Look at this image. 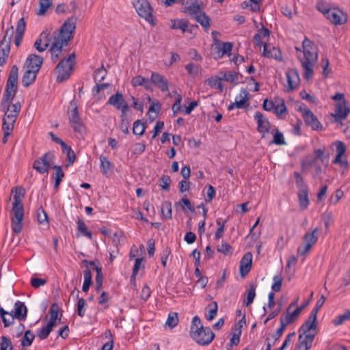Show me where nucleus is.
Wrapping results in <instances>:
<instances>
[{
  "label": "nucleus",
  "mask_w": 350,
  "mask_h": 350,
  "mask_svg": "<svg viewBox=\"0 0 350 350\" xmlns=\"http://www.w3.org/2000/svg\"><path fill=\"white\" fill-rule=\"evenodd\" d=\"M18 75V68L16 65H14L11 68L7 81L5 93L3 94L1 102V109L5 111V116L3 120V124L4 125L14 126V124L21 109V104L20 102L11 104L17 91Z\"/></svg>",
  "instance_id": "1"
},
{
  "label": "nucleus",
  "mask_w": 350,
  "mask_h": 350,
  "mask_svg": "<svg viewBox=\"0 0 350 350\" xmlns=\"http://www.w3.org/2000/svg\"><path fill=\"white\" fill-rule=\"evenodd\" d=\"M302 49L303 51H301L299 49L296 47V50L300 51V54L297 55V57L304 69V77L308 81L313 77V68L317 62L318 54L316 47L312 42L306 38L302 42Z\"/></svg>",
  "instance_id": "2"
},
{
  "label": "nucleus",
  "mask_w": 350,
  "mask_h": 350,
  "mask_svg": "<svg viewBox=\"0 0 350 350\" xmlns=\"http://www.w3.org/2000/svg\"><path fill=\"white\" fill-rule=\"evenodd\" d=\"M12 193H14V202L12 209L11 225L12 231L18 234L23 229L24 207L22 201L25 196V190L21 187H14L12 189Z\"/></svg>",
  "instance_id": "3"
},
{
  "label": "nucleus",
  "mask_w": 350,
  "mask_h": 350,
  "mask_svg": "<svg viewBox=\"0 0 350 350\" xmlns=\"http://www.w3.org/2000/svg\"><path fill=\"white\" fill-rule=\"evenodd\" d=\"M190 334L191 338L200 345H208L215 337L214 333L209 327H203L198 316H195L192 319Z\"/></svg>",
  "instance_id": "4"
},
{
  "label": "nucleus",
  "mask_w": 350,
  "mask_h": 350,
  "mask_svg": "<svg viewBox=\"0 0 350 350\" xmlns=\"http://www.w3.org/2000/svg\"><path fill=\"white\" fill-rule=\"evenodd\" d=\"M75 54L72 53L67 58H64L55 68L57 81L62 82L66 80L71 75L75 65Z\"/></svg>",
  "instance_id": "5"
},
{
  "label": "nucleus",
  "mask_w": 350,
  "mask_h": 350,
  "mask_svg": "<svg viewBox=\"0 0 350 350\" xmlns=\"http://www.w3.org/2000/svg\"><path fill=\"white\" fill-rule=\"evenodd\" d=\"M75 28L76 24L75 20L72 18L68 19L64 22L58 33L56 34V33H54L53 38L62 41L64 44H68L73 38V33Z\"/></svg>",
  "instance_id": "6"
},
{
  "label": "nucleus",
  "mask_w": 350,
  "mask_h": 350,
  "mask_svg": "<svg viewBox=\"0 0 350 350\" xmlns=\"http://www.w3.org/2000/svg\"><path fill=\"white\" fill-rule=\"evenodd\" d=\"M69 122L75 132L83 133L85 127L79 114L77 106L74 100L70 103V108L68 112Z\"/></svg>",
  "instance_id": "7"
},
{
  "label": "nucleus",
  "mask_w": 350,
  "mask_h": 350,
  "mask_svg": "<svg viewBox=\"0 0 350 350\" xmlns=\"http://www.w3.org/2000/svg\"><path fill=\"white\" fill-rule=\"evenodd\" d=\"M133 6L138 14L152 25H154L152 8L147 0H134Z\"/></svg>",
  "instance_id": "8"
},
{
  "label": "nucleus",
  "mask_w": 350,
  "mask_h": 350,
  "mask_svg": "<svg viewBox=\"0 0 350 350\" xmlns=\"http://www.w3.org/2000/svg\"><path fill=\"white\" fill-rule=\"evenodd\" d=\"M54 154L48 152L33 163V167L40 174L48 172L53 163Z\"/></svg>",
  "instance_id": "9"
},
{
  "label": "nucleus",
  "mask_w": 350,
  "mask_h": 350,
  "mask_svg": "<svg viewBox=\"0 0 350 350\" xmlns=\"http://www.w3.org/2000/svg\"><path fill=\"white\" fill-rule=\"evenodd\" d=\"M318 232L319 229L316 228L311 232H307L305 234L304 239L305 244L298 247L297 254L304 256L305 255L311 247L317 243L318 240Z\"/></svg>",
  "instance_id": "10"
},
{
  "label": "nucleus",
  "mask_w": 350,
  "mask_h": 350,
  "mask_svg": "<svg viewBox=\"0 0 350 350\" xmlns=\"http://www.w3.org/2000/svg\"><path fill=\"white\" fill-rule=\"evenodd\" d=\"M107 103L113 106L117 109L121 110L122 117L124 116L129 110V105L124 100L123 95L120 92H117L110 96Z\"/></svg>",
  "instance_id": "11"
},
{
  "label": "nucleus",
  "mask_w": 350,
  "mask_h": 350,
  "mask_svg": "<svg viewBox=\"0 0 350 350\" xmlns=\"http://www.w3.org/2000/svg\"><path fill=\"white\" fill-rule=\"evenodd\" d=\"M183 12L195 16L202 9L203 3L198 0H181Z\"/></svg>",
  "instance_id": "12"
},
{
  "label": "nucleus",
  "mask_w": 350,
  "mask_h": 350,
  "mask_svg": "<svg viewBox=\"0 0 350 350\" xmlns=\"http://www.w3.org/2000/svg\"><path fill=\"white\" fill-rule=\"evenodd\" d=\"M303 118L306 125L310 126L313 130L319 131L322 129V125L314 114L308 108H301Z\"/></svg>",
  "instance_id": "13"
},
{
  "label": "nucleus",
  "mask_w": 350,
  "mask_h": 350,
  "mask_svg": "<svg viewBox=\"0 0 350 350\" xmlns=\"http://www.w3.org/2000/svg\"><path fill=\"white\" fill-rule=\"evenodd\" d=\"M326 18L336 25L344 24L347 19V15L342 10L335 8L327 12Z\"/></svg>",
  "instance_id": "14"
},
{
  "label": "nucleus",
  "mask_w": 350,
  "mask_h": 350,
  "mask_svg": "<svg viewBox=\"0 0 350 350\" xmlns=\"http://www.w3.org/2000/svg\"><path fill=\"white\" fill-rule=\"evenodd\" d=\"M287 79V90L293 91L298 88L300 83V77L298 71L295 68L288 69L286 72Z\"/></svg>",
  "instance_id": "15"
},
{
  "label": "nucleus",
  "mask_w": 350,
  "mask_h": 350,
  "mask_svg": "<svg viewBox=\"0 0 350 350\" xmlns=\"http://www.w3.org/2000/svg\"><path fill=\"white\" fill-rule=\"evenodd\" d=\"M317 315L310 312L307 321L301 325L299 329V333L304 335H314V334L310 333V331H313L317 328Z\"/></svg>",
  "instance_id": "16"
},
{
  "label": "nucleus",
  "mask_w": 350,
  "mask_h": 350,
  "mask_svg": "<svg viewBox=\"0 0 350 350\" xmlns=\"http://www.w3.org/2000/svg\"><path fill=\"white\" fill-rule=\"evenodd\" d=\"M254 117L257 121V130L260 133H262V137H264L266 133L270 132V123L260 111H256Z\"/></svg>",
  "instance_id": "17"
},
{
  "label": "nucleus",
  "mask_w": 350,
  "mask_h": 350,
  "mask_svg": "<svg viewBox=\"0 0 350 350\" xmlns=\"http://www.w3.org/2000/svg\"><path fill=\"white\" fill-rule=\"evenodd\" d=\"M350 113V109L345 100L338 102L335 105V113L332 116L336 122H340L347 118Z\"/></svg>",
  "instance_id": "18"
},
{
  "label": "nucleus",
  "mask_w": 350,
  "mask_h": 350,
  "mask_svg": "<svg viewBox=\"0 0 350 350\" xmlns=\"http://www.w3.org/2000/svg\"><path fill=\"white\" fill-rule=\"evenodd\" d=\"M67 45L68 44H64L62 41L53 38L50 51L51 53V59L54 63L56 62L60 57H62V48Z\"/></svg>",
  "instance_id": "19"
},
{
  "label": "nucleus",
  "mask_w": 350,
  "mask_h": 350,
  "mask_svg": "<svg viewBox=\"0 0 350 350\" xmlns=\"http://www.w3.org/2000/svg\"><path fill=\"white\" fill-rule=\"evenodd\" d=\"M250 100V94L245 89H241L239 96H237L235 102L229 105L228 109L232 110L234 107L243 108Z\"/></svg>",
  "instance_id": "20"
},
{
  "label": "nucleus",
  "mask_w": 350,
  "mask_h": 350,
  "mask_svg": "<svg viewBox=\"0 0 350 350\" xmlns=\"http://www.w3.org/2000/svg\"><path fill=\"white\" fill-rule=\"evenodd\" d=\"M150 80L162 92L168 91V81L163 75L157 72H152Z\"/></svg>",
  "instance_id": "21"
},
{
  "label": "nucleus",
  "mask_w": 350,
  "mask_h": 350,
  "mask_svg": "<svg viewBox=\"0 0 350 350\" xmlns=\"http://www.w3.org/2000/svg\"><path fill=\"white\" fill-rule=\"evenodd\" d=\"M43 59L36 54L29 55L26 60L25 66L29 69L39 71L42 64Z\"/></svg>",
  "instance_id": "22"
},
{
  "label": "nucleus",
  "mask_w": 350,
  "mask_h": 350,
  "mask_svg": "<svg viewBox=\"0 0 350 350\" xmlns=\"http://www.w3.org/2000/svg\"><path fill=\"white\" fill-rule=\"evenodd\" d=\"M12 312L14 319H17L19 321H23L27 317V308L23 302L17 301L14 304V310Z\"/></svg>",
  "instance_id": "23"
},
{
  "label": "nucleus",
  "mask_w": 350,
  "mask_h": 350,
  "mask_svg": "<svg viewBox=\"0 0 350 350\" xmlns=\"http://www.w3.org/2000/svg\"><path fill=\"white\" fill-rule=\"evenodd\" d=\"M314 335H299L298 343L296 345V350H308L314 340Z\"/></svg>",
  "instance_id": "24"
},
{
  "label": "nucleus",
  "mask_w": 350,
  "mask_h": 350,
  "mask_svg": "<svg viewBox=\"0 0 350 350\" xmlns=\"http://www.w3.org/2000/svg\"><path fill=\"white\" fill-rule=\"evenodd\" d=\"M252 256L250 252L246 253L240 262V274L245 277L250 271L252 267Z\"/></svg>",
  "instance_id": "25"
},
{
  "label": "nucleus",
  "mask_w": 350,
  "mask_h": 350,
  "mask_svg": "<svg viewBox=\"0 0 350 350\" xmlns=\"http://www.w3.org/2000/svg\"><path fill=\"white\" fill-rule=\"evenodd\" d=\"M83 263L85 264L87 266V269L84 271V282L82 286V291L83 292H87L90 285L92 284V273L89 269L88 265L94 266L95 264L94 262H89L87 260H83Z\"/></svg>",
  "instance_id": "26"
},
{
  "label": "nucleus",
  "mask_w": 350,
  "mask_h": 350,
  "mask_svg": "<svg viewBox=\"0 0 350 350\" xmlns=\"http://www.w3.org/2000/svg\"><path fill=\"white\" fill-rule=\"evenodd\" d=\"M308 304L309 301L305 302L300 307L297 308L292 312H289V309H288L285 317L284 318L285 324L288 325L289 323H293L300 314L302 310L308 306Z\"/></svg>",
  "instance_id": "27"
},
{
  "label": "nucleus",
  "mask_w": 350,
  "mask_h": 350,
  "mask_svg": "<svg viewBox=\"0 0 350 350\" xmlns=\"http://www.w3.org/2000/svg\"><path fill=\"white\" fill-rule=\"evenodd\" d=\"M263 55L266 57L273 58L278 61H282V59L280 50L274 46L269 48L266 43L264 44Z\"/></svg>",
  "instance_id": "28"
},
{
  "label": "nucleus",
  "mask_w": 350,
  "mask_h": 350,
  "mask_svg": "<svg viewBox=\"0 0 350 350\" xmlns=\"http://www.w3.org/2000/svg\"><path fill=\"white\" fill-rule=\"evenodd\" d=\"M25 30V21L24 18H21L17 23L16 35L14 37V44L16 46H19L22 41L23 34Z\"/></svg>",
  "instance_id": "29"
},
{
  "label": "nucleus",
  "mask_w": 350,
  "mask_h": 350,
  "mask_svg": "<svg viewBox=\"0 0 350 350\" xmlns=\"http://www.w3.org/2000/svg\"><path fill=\"white\" fill-rule=\"evenodd\" d=\"M38 71L26 68V70L22 78V83L25 87H28L36 79Z\"/></svg>",
  "instance_id": "30"
},
{
  "label": "nucleus",
  "mask_w": 350,
  "mask_h": 350,
  "mask_svg": "<svg viewBox=\"0 0 350 350\" xmlns=\"http://www.w3.org/2000/svg\"><path fill=\"white\" fill-rule=\"evenodd\" d=\"M99 159L100 161V170L102 173L105 176L111 174L113 172V165L109 161L107 157L104 155H100Z\"/></svg>",
  "instance_id": "31"
},
{
  "label": "nucleus",
  "mask_w": 350,
  "mask_h": 350,
  "mask_svg": "<svg viewBox=\"0 0 350 350\" xmlns=\"http://www.w3.org/2000/svg\"><path fill=\"white\" fill-rule=\"evenodd\" d=\"M194 18L206 30L210 27L211 18L202 11V9L200 11L199 14L194 16Z\"/></svg>",
  "instance_id": "32"
},
{
  "label": "nucleus",
  "mask_w": 350,
  "mask_h": 350,
  "mask_svg": "<svg viewBox=\"0 0 350 350\" xmlns=\"http://www.w3.org/2000/svg\"><path fill=\"white\" fill-rule=\"evenodd\" d=\"M220 80L237 84L239 81V74L234 71L220 72Z\"/></svg>",
  "instance_id": "33"
},
{
  "label": "nucleus",
  "mask_w": 350,
  "mask_h": 350,
  "mask_svg": "<svg viewBox=\"0 0 350 350\" xmlns=\"http://www.w3.org/2000/svg\"><path fill=\"white\" fill-rule=\"evenodd\" d=\"M49 44L47 36L42 33L40 38L35 42L34 46L39 52H43L49 47Z\"/></svg>",
  "instance_id": "34"
},
{
  "label": "nucleus",
  "mask_w": 350,
  "mask_h": 350,
  "mask_svg": "<svg viewBox=\"0 0 350 350\" xmlns=\"http://www.w3.org/2000/svg\"><path fill=\"white\" fill-rule=\"evenodd\" d=\"M59 306L57 304H53L49 310L50 320L48 323H52L53 326H56L57 322L61 321V319H58Z\"/></svg>",
  "instance_id": "35"
},
{
  "label": "nucleus",
  "mask_w": 350,
  "mask_h": 350,
  "mask_svg": "<svg viewBox=\"0 0 350 350\" xmlns=\"http://www.w3.org/2000/svg\"><path fill=\"white\" fill-rule=\"evenodd\" d=\"M286 111L284 100L281 98H275V104L273 109L274 113L278 117H281Z\"/></svg>",
  "instance_id": "36"
},
{
  "label": "nucleus",
  "mask_w": 350,
  "mask_h": 350,
  "mask_svg": "<svg viewBox=\"0 0 350 350\" xmlns=\"http://www.w3.org/2000/svg\"><path fill=\"white\" fill-rule=\"evenodd\" d=\"M0 316L2 319V321L5 327H9L14 323V317L12 312H8L3 310V308H0Z\"/></svg>",
  "instance_id": "37"
},
{
  "label": "nucleus",
  "mask_w": 350,
  "mask_h": 350,
  "mask_svg": "<svg viewBox=\"0 0 350 350\" xmlns=\"http://www.w3.org/2000/svg\"><path fill=\"white\" fill-rule=\"evenodd\" d=\"M206 309L208 310V313L206 314L205 317L206 319L208 321H212L217 315L218 306L216 301H213L210 303Z\"/></svg>",
  "instance_id": "38"
},
{
  "label": "nucleus",
  "mask_w": 350,
  "mask_h": 350,
  "mask_svg": "<svg viewBox=\"0 0 350 350\" xmlns=\"http://www.w3.org/2000/svg\"><path fill=\"white\" fill-rule=\"evenodd\" d=\"M10 47L5 43V45L0 44V66L6 64L7 58L10 54Z\"/></svg>",
  "instance_id": "39"
},
{
  "label": "nucleus",
  "mask_w": 350,
  "mask_h": 350,
  "mask_svg": "<svg viewBox=\"0 0 350 350\" xmlns=\"http://www.w3.org/2000/svg\"><path fill=\"white\" fill-rule=\"evenodd\" d=\"M54 326L52 325V323H47L46 325L42 327L37 332V336L41 340L46 339Z\"/></svg>",
  "instance_id": "40"
},
{
  "label": "nucleus",
  "mask_w": 350,
  "mask_h": 350,
  "mask_svg": "<svg viewBox=\"0 0 350 350\" xmlns=\"http://www.w3.org/2000/svg\"><path fill=\"white\" fill-rule=\"evenodd\" d=\"M256 297V286L254 284H251L247 291V297L243 300V305L248 306L250 305Z\"/></svg>",
  "instance_id": "41"
},
{
  "label": "nucleus",
  "mask_w": 350,
  "mask_h": 350,
  "mask_svg": "<svg viewBox=\"0 0 350 350\" xmlns=\"http://www.w3.org/2000/svg\"><path fill=\"white\" fill-rule=\"evenodd\" d=\"M221 81V80H220L219 76L213 77L206 80V83L210 87L215 88L222 92L224 88Z\"/></svg>",
  "instance_id": "42"
},
{
  "label": "nucleus",
  "mask_w": 350,
  "mask_h": 350,
  "mask_svg": "<svg viewBox=\"0 0 350 350\" xmlns=\"http://www.w3.org/2000/svg\"><path fill=\"white\" fill-rule=\"evenodd\" d=\"M170 27L172 29H179L184 33L188 27V22L183 19L172 20Z\"/></svg>",
  "instance_id": "43"
},
{
  "label": "nucleus",
  "mask_w": 350,
  "mask_h": 350,
  "mask_svg": "<svg viewBox=\"0 0 350 350\" xmlns=\"http://www.w3.org/2000/svg\"><path fill=\"white\" fill-rule=\"evenodd\" d=\"M269 35V31L267 28H262L260 32L256 33L254 36V42L257 46H260L262 43V38L267 37Z\"/></svg>",
  "instance_id": "44"
},
{
  "label": "nucleus",
  "mask_w": 350,
  "mask_h": 350,
  "mask_svg": "<svg viewBox=\"0 0 350 350\" xmlns=\"http://www.w3.org/2000/svg\"><path fill=\"white\" fill-rule=\"evenodd\" d=\"M308 190L299 191L298 197L301 208L305 209L309 204Z\"/></svg>",
  "instance_id": "45"
},
{
  "label": "nucleus",
  "mask_w": 350,
  "mask_h": 350,
  "mask_svg": "<svg viewBox=\"0 0 350 350\" xmlns=\"http://www.w3.org/2000/svg\"><path fill=\"white\" fill-rule=\"evenodd\" d=\"M161 213L165 219H170L172 218V204L171 202L165 201L161 204Z\"/></svg>",
  "instance_id": "46"
},
{
  "label": "nucleus",
  "mask_w": 350,
  "mask_h": 350,
  "mask_svg": "<svg viewBox=\"0 0 350 350\" xmlns=\"http://www.w3.org/2000/svg\"><path fill=\"white\" fill-rule=\"evenodd\" d=\"M178 323V316L177 312H170L168 314L165 325L170 329L175 327Z\"/></svg>",
  "instance_id": "47"
},
{
  "label": "nucleus",
  "mask_w": 350,
  "mask_h": 350,
  "mask_svg": "<svg viewBox=\"0 0 350 350\" xmlns=\"http://www.w3.org/2000/svg\"><path fill=\"white\" fill-rule=\"evenodd\" d=\"M14 33V27L11 25L10 27H8L3 36V38L2 40L1 41V44L5 45V43L7 42V44L10 46L11 40L12 39V37Z\"/></svg>",
  "instance_id": "48"
},
{
  "label": "nucleus",
  "mask_w": 350,
  "mask_h": 350,
  "mask_svg": "<svg viewBox=\"0 0 350 350\" xmlns=\"http://www.w3.org/2000/svg\"><path fill=\"white\" fill-rule=\"evenodd\" d=\"M131 84L134 87L143 85L146 89L149 88L148 80L140 75L133 77L131 80Z\"/></svg>",
  "instance_id": "49"
},
{
  "label": "nucleus",
  "mask_w": 350,
  "mask_h": 350,
  "mask_svg": "<svg viewBox=\"0 0 350 350\" xmlns=\"http://www.w3.org/2000/svg\"><path fill=\"white\" fill-rule=\"evenodd\" d=\"M35 336L31 330L26 331L22 338L21 345L25 347L30 346Z\"/></svg>",
  "instance_id": "50"
},
{
  "label": "nucleus",
  "mask_w": 350,
  "mask_h": 350,
  "mask_svg": "<svg viewBox=\"0 0 350 350\" xmlns=\"http://www.w3.org/2000/svg\"><path fill=\"white\" fill-rule=\"evenodd\" d=\"M283 282V277L281 274H278L273 278V284L271 285V289L274 292H279L281 290L282 284Z\"/></svg>",
  "instance_id": "51"
},
{
  "label": "nucleus",
  "mask_w": 350,
  "mask_h": 350,
  "mask_svg": "<svg viewBox=\"0 0 350 350\" xmlns=\"http://www.w3.org/2000/svg\"><path fill=\"white\" fill-rule=\"evenodd\" d=\"M294 176L295 178V183L299 191L308 190V186L305 184L304 179L299 173L295 172Z\"/></svg>",
  "instance_id": "52"
},
{
  "label": "nucleus",
  "mask_w": 350,
  "mask_h": 350,
  "mask_svg": "<svg viewBox=\"0 0 350 350\" xmlns=\"http://www.w3.org/2000/svg\"><path fill=\"white\" fill-rule=\"evenodd\" d=\"M347 320H350V310H346L344 314L338 315L333 323L335 325H339Z\"/></svg>",
  "instance_id": "53"
},
{
  "label": "nucleus",
  "mask_w": 350,
  "mask_h": 350,
  "mask_svg": "<svg viewBox=\"0 0 350 350\" xmlns=\"http://www.w3.org/2000/svg\"><path fill=\"white\" fill-rule=\"evenodd\" d=\"M77 228L78 230L81 232L83 235L88 237L89 239H92V232L88 230L85 222L80 219H79L77 221Z\"/></svg>",
  "instance_id": "54"
},
{
  "label": "nucleus",
  "mask_w": 350,
  "mask_h": 350,
  "mask_svg": "<svg viewBox=\"0 0 350 350\" xmlns=\"http://www.w3.org/2000/svg\"><path fill=\"white\" fill-rule=\"evenodd\" d=\"M85 306H86V301L83 298L79 299L77 304V314L79 317H83L85 316Z\"/></svg>",
  "instance_id": "55"
},
{
  "label": "nucleus",
  "mask_w": 350,
  "mask_h": 350,
  "mask_svg": "<svg viewBox=\"0 0 350 350\" xmlns=\"http://www.w3.org/2000/svg\"><path fill=\"white\" fill-rule=\"evenodd\" d=\"M161 109V105L159 102L153 103L148 109V113L150 114V118L154 120L157 116V113Z\"/></svg>",
  "instance_id": "56"
},
{
  "label": "nucleus",
  "mask_w": 350,
  "mask_h": 350,
  "mask_svg": "<svg viewBox=\"0 0 350 350\" xmlns=\"http://www.w3.org/2000/svg\"><path fill=\"white\" fill-rule=\"evenodd\" d=\"M52 4V0H40L39 1V5L40 9L37 12L38 15H42L44 14L47 9Z\"/></svg>",
  "instance_id": "57"
},
{
  "label": "nucleus",
  "mask_w": 350,
  "mask_h": 350,
  "mask_svg": "<svg viewBox=\"0 0 350 350\" xmlns=\"http://www.w3.org/2000/svg\"><path fill=\"white\" fill-rule=\"evenodd\" d=\"M53 168L56 170L55 174V188H57L62 181V178L64 176V174L62 170V167L60 166L54 165Z\"/></svg>",
  "instance_id": "58"
},
{
  "label": "nucleus",
  "mask_w": 350,
  "mask_h": 350,
  "mask_svg": "<svg viewBox=\"0 0 350 350\" xmlns=\"http://www.w3.org/2000/svg\"><path fill=\"white\" fill-rule=\"evenodd\" d=\"M144 124L139 120H137L133 124V132L135 135H142L145 131Z\"/></svg>",
  "instance_id": "59"
},
{
  "label": "nucleus",
  "mask_w": 350,
  "mask_h": 350,
  "mask_svg": "<svg viewBox=\"0 0 350 350\" xmlns=\"http://www.w3.org/2000/svg\"><path fill=\"white\" fill-rule=\"evenodd\" d=\"M185 69L191 77H195L199 73L200 66L193 63H189L185 66Z\"/></svg>",
  "instance_id": "60"
},
{
  "label": "nucleus",
  "mask_w": 350,
  "mask_h": 350,
  "mask_svg": "<svg viewBox=\"0 0 350 350\" xmlns=\"http://www.w3.org/2000/svg\"><path fill=\"white\" fill-rule=\"evenodd\" d=\"M1 350H13L11 340L6 336L1 337Z\"/></svg>",
  "instance_id": "61"
},
{
  "label": "nucleus",
  "mask_w": 350,
  "mask_h": 350,
  "mask_svg": "<svg viewBox=\"0 0 350 350\" xmlns=\"http://www.w3.org/2000/svg\"><path fill=\"white\" fill-rule=\"evenodd\" d=\"M286 326H287V324H285L284 317H281L280 318V327L276 330L275 333L273 334V337L275 340L282 336Z\"/></svg>",
  "instance_id": "62"
},
{
  "label": "nucleus",
  "mask_w": 350,
  "mask_h": 350,
  "mask_svg": "<svg viewBox=\"0 0 350 350\" xmlns=\"http://www.w3.org/2000/svg\"><path fill=\"white\" fill-rule=\"evenodd\" d=\"M106 75L107 71L103 67H102L94 72V79L96 81H101L105 78Z\"/></svg>",
  "instance_id": "63"
},
{
  "label": "nucleus",
  "mask_w": 350,
  "mask_h": 350,
  "mask_svg": "<svg viewBox=\"0 0 350 350\" xmlns=\"http://www.w3.org/2000/svg\"><path fill=\"white\" fill-rule=\"evenodd\" d=\"M272 143L277 144V145H284L285 144V140L283 136V134L276 130L274 135H273V139Z\"/></svg>",
  "instance_id": "64"
}]
</instances>
